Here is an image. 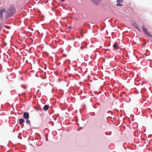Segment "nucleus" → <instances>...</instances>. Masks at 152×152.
Segmentation results:
<instances>
[{
    "label": "nucleus",
    "instance_id": "3",
    "mask_svg": "<svg viewBox=\"0 0 152 152\" xmlns=\"http://www.w3.org/2000/svg\"><path fill=\"white\" fill-rule=\"evenodd\" d=\"M142 30L146 34L148 35L149 37H152V35L151 34L147 31V29L143 25L142 26Z\"/></svg>",
    "mask_w": 152,
    "mask_h": 152
},
{
    "label": "nucleus",
    "instance_id": "15",
    "mask_svg": "<svg viewBox=\"0 0 152 152\" xmlns=\"http://www.w3.org/2000/svg\"><path fill=\"white\" fill-rule=\"evenodd\" d=\"M82 127H80V128H79V129H78V130H80V129H82Z\"/></svg>",
    "mask_w": 152,
    "mask_h": 152
},
{
    "label": "nucleus",
    "instance_id": "7",
    "mask_svg": "<svg viewBox=\"0 0 152 152\" xmlns=\"http://www.w3.org/2000/svg\"><path fill=\"white\" fill-rule=\"evenodd\" d=\"M93 3L97 4H98L99 2V0H91Z\"/></svg>",
    "mask_w": 152,
    "mask_h": 152
},
{
    "label": "nucleus",
    "instance_id": "17",
    "mask_svg": "<svg viewBox=\"0 0 152 152\" xmlns=\"http://www.w3.org/2000/svg\"><path fill=\"white\" fill-rule=\"evenodd\" d=\"M61 1H64V0H61Z\"/></svg>",
    "mask_w": 152,
    "mask_h": 152
},
{
    "label": "nucleus",
    "instance_id": "10",
    "mask_svg": "<svg viewBox=\"0 0 152 152\" xmlns=\"http://www.w3.org/2000/svg\"><path fill=\"white\" fill-rule=\"evenodd\" d=\"M123 0H117V3H120L123 2Z\"/></svg>",
    "mask_w": 152,
    "mask_h": 152
},
{
    "label": "nucleus",
    "instance_id": "18",
    "mask_svg": "<svg viewBox=\"0 0 152 152\" xmlns=\"http://www.w3.org/2000/svg\"><path fill=\"white\" fill-rule=\"evenodd\" d=\"M23 88H24V89H25L26 88V87H23Z\"/></svg>",
    "mask_w": 152,
    "mask_h": 152
},
{
    "label": "nucleus",
    "instance_id": "9",
    "mask_svg": "<svg viewBox=\"0 0 152 152\" xmlns=\"http://www.w3.org/2000/svg\"><path fill=\"white\" fill-rule=\"evenodd\" d=\"M132 25L136 28H138V26L136 23H134L132 24Z\"/></svg>",
    "mask_w": 152,
    "mask_h": 152
},
{
    "label": "nucleus",
    "instance_id": "11",
    "mask_svg": "<svg viewBox=\"0 0 152 152\" xmlns=\"http://www.w3.org/2000/svg\"><path fill=\"white\" fill-rule=\"evenodd\" d=\"M26 122L28 124H29V125H30L31 123H30V120H26Z\"/></svg>",
    "mask_w": 152,
    "mask_h": 152
},
{
    "label": "nucleus",
    "instance_id": "4",
    "mask_svg": "<svg viewBox=\"0 0 152 152\" xmlns=\"http://www.w3.org/2000/svg\"><path fill=\"white\" fill-rule=\"evenodd\" d=\"M23 117L25 119H28L29 118L28 113L24 112L23 113Z\"/></svg>",
    "mask_w": 152,
    "mask_h": 152
},
{
    "label": "nucleus",
    "instance_id": "16",
    "mask_svg": "<svg viewBox=\"0 0 152 152\" xmlns=\"http://www.w3.org/2000/svg\"><path fill=\"white\" fill-rule=\"evenodd\" d=\"M64 18V19H66V18L64 17V18Z\"/></svg>",
    "mask_w": 152,
    "mask_h": 152
},
{
    "label": "nucleus",
    "instance_id": "14",
    "mask_svg": "<svg viewBox=\"0 0 152 152\" xmlns=\"http://www.w3.org/2000/svg\"><path fill=\"white\" fill-rule=\"evenodd\" d=\"M71 28V26H69L68 27V28L69 29L70 28Z\"/></svg>",
    "mask_w": 152,
    "mask_h": 152
},
{
    "label": "nucleus",
    "instance_id": "5",
    "mask_svg": "<svg viewBox=\"0 0 152 152\" xmlns=\"http://www.w3.org/2000/svg\"><path fill=\"white\" fill-rule=\"evenodd\" d=\"M19 123L20 124H22L25 122V120L22 118H20L19 119Z\"/></svg>",
    "mask_w": 152,
    "mask_h": 152
},
{
    "label": "nucleus",
    "instance_id": "1",
    "mask_svg": "<svg viewBox=\"0 0 152 152\" xmlns=\"http://www.w3.org/2000/svg\"><path fill=\"white\" fill-rule=\"evenodd\" d=\"M15 12V10L14 7H10L7 11V15L8 17L12 16Z\"/></svg>",
    "mask_w": 152,
    "mask_h": 152
},
{
    "label": "nucleus",
    "instance_id": "12",
    "mask_svg": "<svg viewBox=\"0 0 152 152\" xmlns=\"http://www.w3.org/2000/svg\"><path fill=\"white\" fill-rule=\"evenodd\" d=\"M117 6H122V4H120V3H117Z\"/></svg>",
    "mask_w": 152,
    "mask_h": 152
},
{
    "label": "nucleus",
    "instance_id": "8",
    "mask_svg": "<svg viewBox=\"0 0 152 152\" xmlns=\"http://www.w3.org/2000/svg\"><path fill=\"white\" fill-rule=\"evenodd\" d=\"M49 108V106L47 105H45L43 107V110L45 111L47 110Z\"/></svg>",
    "mask_w": 152,
    "mask_h": 152
},
{
    "label": "nucleus",
    "instance_id": "13",
    "mask_svg": "<svg viewBox=\"0 0 152 152\" xmlns=\"http://www.w3.org/2000/svg\"><path fill=\"white\" fill-rule=\"evenodd\" d=\"M137 29H138V31H140V32L141 31V30L138 27V28H137Z\"/></svg>",
    "mask_w": 152,
    "mask_h": 152
},
{
    "label": "nucleus",
    "instance_id": "2",
    "mask_svg": "<svg viewBox=\"0 0 152 152\" xmlns=\"http://www.w3.org/2000/svg\"><path fill=\"white\" fill-rule=\"evenodd\" d=\"M6 11V10L4 8H0V18L2 20H4L3 17V13L5 12Z\"/></svg>",
    "mask_w": 152,
    "mask_h": 152
},
{
    "label": "nucleus",
    "instance_id": "6",
    "mask_svg": "<svg viewBox=\"0 0 152 152\" xmlns=\"http://www.w3.org/2000/svg\"><path fill=\"white\" fill-rule=\"evenodd\" d=\"M113 47L115 49L117 50L118 49L119 47L118 45L116 44V43H115L113 45Z\"/></svg>",
    "mask_w": 152,
    "mask_h": 152
}]
</instances>
